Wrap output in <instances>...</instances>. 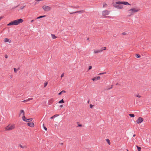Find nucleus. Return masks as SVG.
<instances>
[{"instance_id":"obj_1","label":"nucleus","mask_w":151,"mask_h":151,"mask_svg":"<svg viewBox=\"0 0 151 151\" xmlns=\"http://www.w3.org/2000/svg\"><path fill=\"white\" fill-rule=\"evenodd\" d=\"M123 4L124 5L130 4L127 1H118L116 2V4L114 5V6L118 9H122L123 8V6L121 4Z\"/></svg>"},{"instance_id":"obj_2","label":"nucleus","mask_w":151,"mask_h":151,"mask_svg":"<svg viewBox=\"0 0 151 151\" xmlns=\"http://www.w3.org/2000/svg\"><path fill=\"white\" fill-rule=\"evenodd\" d=\"M139 9L138 8H132L128 10L127 14L128 16H130L136 12H138L140 11Z\"/></svg>"},{"instance_id":"obj_3","label":"nucleus","mask_w":151,"mask_h":151,"mask_svg":"<svg viewBox=\"0 0 151 151\" xmlns=\"http://www.w3.org/2000/svg\"><path fill=\"white\" fill-rule=\"evenodd\" d=\"M23 20L22 19H19L13 21L7 24V26L17 25L22 23Z\"/></svg>"},{"instance_id":"obj_4","label":"nucleus","mask_w":151,"mask_h":151,"mask_svg":"<svg viewBox=\"0 0 151 151\" xmlns=\"http://www.w3.org/2000/svg\"><path fill=\"white\" fill-rule=\"evenodd\" d=\"M15 127V126L14 124H9L5 127V129L6 131H10L14 129Z\"/></svg>"},{"instance_id":"obj_5","label":"nucleus","mask_w":151,"mask_h":151,"mask_svg":"<svg viewBox=\"0 0 151 151\" xmlns=\"http://www.w3.org/2000/svg\"><path fill=\"white\" fill-rule=\"evenodd\" d=\"M42 9L45 12H48L50 11L51 10V7L47 5H43L42 6Z\"/></svg>"},{"instance_id":"obj_6","label":"nucleus","mask_w":151,"mask_h":151,"mask_svg":"<svg viewBox=\"0 0 151 151\" xmlns=\"http://www.w3.org/2000/svg\"><path fill=\"white\" fill-rule=\"evenodd\" d=\"M109 13V12L107 10H105L102 12V15L105 17H107V16L108 15Z\"/></svg>"},{"instance_id":"obj_7","label":"nucleus","mask_w":151,"mask_h":151,"mask_svg":"<svg viewBox=\"0 0 151 151\" xmlns=\"http://www.w3.org/2000/svg\"><path fill=\"white\" fill-rule=\"evenodd\" d=\"M143 121V118L139 117L137 120L136 122L137 123L139 124L142 122Z\"/></svg>"},{"instance_id":"obj_8","label":"nucleus","mask_w":151,"mask_h":151,"mask_svg":"<svg viewBox=\"0 0 151 151\" xmlns=\"http://www.w3.org/2000/svg\"><path fill=\"white\" fill-rule=\"evenodd\" d=\"M102 52V50L100 49H96L95 50L93 51V53L94 54H97Z\"/></svg>"},{"instance_id":"obj_9","label":"nucleus","mask_w":151,"mask_h":151,"mask_svg":"<svg viewBox=\"0 0 151 151\" xmlns=\"http://www.w3.org/2000/svg\"><path fill=\"white\" fill-rule=\"evenodd\" d=\"M27 124L28 126L32 127H34L35 126L34 123L32 122H29Z\"/></svg>"},{"instance_id":"obj_10","label":"nucleus","mask_w":151,"mask_h":151,"mask_svg":"<svg viewBox=\"0 0 151 151\" xmlns=\"http://www.w3.org/2000/svg\"><path fill=\"white\" fill-rule=\"evenodd\" d=\"M4 41L5 42H9V43H10L11 42V40L7 38H4Z\"/></svg>"},{"instance_id":"obj_11","label":"nucleus","mask_w":151,"mask_h":151,"mask_svg":"<svg viewBox=\"0 0 151 151\" xmlns=\"http://www.w3.org/2000/svg\"><path fill=\"white\" fill-rule=\"evenodd\" d=\"M19 147L22 149H26L27 148V146L26 145H22L20 144L19 145Z\"/></svg>"},{"instance_id":"obj_12","label":"nucleus","mask_w":151,"mask_h":151,"mask_svg":"<svg viewBox=\"0 0 151 151\" xmlns=\"http://www.w3.org/2000/svg\"><path fill=\"white\" fill-rule=\"evenodd\" d=\"M54 100L53 99H50L48 101V104L49 105H51L53 102Z\"/></svg>"},{"instance_id":"obj_13","label":"nucleus","mask_w":151,"mask_h":151,"mask_svg":"<svg viewBox=\"0 0 151 151\" xmlns=\"http://www.w3.org/2000/svg\"><path fill=\"white\" fill-rule=\"evenodd\" d=\"M100 76H98L96 77H94L92 79L93 81H95L98 80H100Z\"/></svg>"},{"instance_id":"obj_14","label":"nucleus","mask_w":151,"mask_h":151,"mask_svg":"<svg viewBox=\"0 0 151 151\" xmlns=\"http://www.w3.org/2000/svg\"><path fill=\"white\" fill-rule=\"evenodd\" d=\"M85 12V11L84 10H81V11H77L76 12H75L74 13H70V14H72L73 13H83Z\"/></svg>"},{"instance_id":"obj_15","label":"nucleus","mask_w":151,"mask_h":151,"mask_svg":"<svg viewBox=\"0 0 151 151\" xmlns=\"http://www.w3.org/2000/svg\"><path fill=\"white\" fill-rule=\"evenodd\" d=\"M33 99L32 98H29L28 99L24 100L23 101H22V102H26L30 100H32Z\"/></svg>"},{"instance_id":"obj_16","label":"nucleus","mask_w":151,"mask_h":151,"mask_svg":"<svg viewBox=\"0 0 151 151\" xmlns=\"http://www.w3.org/2000/svg\"><path fill=\"white\" fill-rule=\"evenodd\" d=\"M24 114L25 113L24 111L23 110H22L20 111L19 115H20L22 114L23 116V115H24Z\"/></svg>"},{"instance_id":"obj_17","label":"nucleus","mask_w":151,"mask_h":151,"mask_svg":"<svg viewBox=\"0 0 151 151\" xmlns=\"http://www.w3.org/2000/svg\"><path fill=\"white\" fill-rule=\"evenodd\" d=\"M22 119L23 121H25V122H27V119H26L25 118L24 115H23V116L22 117Z\"/></svg>"},{"instance_id":"obj_18","label":"nucleus","mask_w":151,"mask_h":151,"mask_svg":"<svg viewBox=\"0 0 151 151\" xmlns=\"http://www.w3.org/2000/svg\"><path fill=\"white\" fill-rule=\"evenodd\" d=\"M51 35L53 39H55L57 38V37L54 34H51Z\"/></svg>"},{"instance_id":"obj_19","label":"nucleus","mask_w":151,"mask_h":151,"mask_svg":"<svg viewBox=\"0 0 151 151\" xmlns=\"http://www.w3.org/2000/svg\"><path fill=\"white\" fill-rule=\"evenodd\" d=\"M46 17V15H43L40 16V17H38L36 19H39L41 18H43Z\"/></svg>"},{"instance_id":"obj_20","label":"nucleus","mask_w":151,"mask_h":151,"mask_svg":"<svg viewBox=\"0 0 151 151\" xmlns=\"http://www.w3.org/2000/svg\"><path fill=\"white\" fill-rule=\"evenodd\" d=\"M107 4L106 3H104L103 4V8L106 7L107 6Z\"/></svg>"},{"instance_id":"obj_21","label":"nucleus","mask_w":151,"mask_h":151,"mask_svg":"<svg viewBox=\"0 0 151 151\" xmlns=\"http://www.w3.org/2000/svg\"><path fill=\"white\" fill-rule=\"evenodd\" d=\"M106 141L108 143V144L109 145H110V142L109 140L108 139H106Z\"/></svg>"},{"instance_id":"obj_22","label":"nucleus","mask_w":151,"mask_h":151,"mask_svg":"<svg viewBox=\"0 0 151 151\" xmlns=\"http://www.w3.org/2000/svg\"><path fill=\"white\" fill-rule=\"evenodd\" d=\"M136 146L137 147V150L138 151H141V148L140 147H139L137 146Z\"/></svg>"},{"instance_id":"obj_23","label":"nucleus","mask_w":151,"mask_h":151,"mask_svg":"<svg viewBox=\"0 0 151 151\" xmlns=\"http://www.w3.org/2000/svg\"><path fill=\"white\" fill-rule=\"evenodd\" d=\"M64 103V101L63 99H62V100H61L59 102V104L62 103Z\"/></svg>"},{"instance_id":"obj_24","label":"nucleus","mask_w":151,"mask_h":151,"mask_svg":"<svg viewBox=\"0 0 151 151\" xmlns=\"http://www.w3.org/2000/svg\"><path fill=\"white\" fill-rule=\"evenodd\" d=\"M101 50H102V52L103 50H106V47H102V48H101Z\"/></svg>"},{"instance_id":"obj_25","label":"nucleus","mask_w":151,"mask_h":151,"mask_svg":"<svg viewBox=\"0 0 151 151\" xmlns=\"http://www.w3.org/2000/svg\"><path fill=\"white\" fill-rule=\"evenodd\" d=\"M25 6H22L20 7V9L21 10H22L23 9Z\"/></svg>"},{"instance_id":"obj_26","label":"nucleus","mask_w":151,"mask_h":151,"mask_svg":"<svg viewBox=\"0 0 151 151\" xmlns=\"http://www.w3.org/2000/svg\"><path fill=\"white\" fill-rule=\"evenodd\" d=\"M77 123L78 125V127H82V125L81 124H79V122H77Z\"/></svg>"},{"instance_id":"obj_27","label":"nucleus","mask_w":151,"mask_h":151,"mask_svg":"<svg viewBox=\"0 0 151 151\" xmlns=\"http://www.w3.org/2000/svg\"><path fill=\"white\" fill-rule=\"evenodd\" d=\"M135 96L137 97H138V98H140L141 97V96L140 95H139V94H136V95H135Z\"/></svg>"},{"instance_id":"obj_28","label":"nucleus","mask_w":151,"mask_h":151,"mask_svg":"<svg viewBox=\"0 0 151 151\" xmlns=\"http://www.w3.org/2000/svg\"><path fill=\"white\" fill-rule=\"evenodd\" d=\"M129 116L131 117H134V115L133 114H129Z\"/></svg>"},{"instance_id":"obj_29","label":"nucleus","mask_w":151,"mask_h":151,"mask_svg":"<svg viewBox=\"0 0 151 151\" xmlns=\"http://www.w3.org/2000/svg\"><path fill=\"white\" fill-rule=\"evenodd\" d=\"M136 57L137 58H139L140 57V56L139 54H136Z\"/></svg>"},{"instance_id":"obj_30","label":"nucleus","mask_w":151,"mask_h":151,"mask_svg":"<svg viewBox=\"0 0 151 151\" xmlns=\"http://www.w3.org/2000/svg\"><path fill=\"white\" fill-rule=\"evenodd\" d=\"M32 119H33L32 118L27 119V122L28 121H31L32 120Z\"/></svg>"},{"instance_id":"obj_31","label":"nucleus","mask_w":151,"mask_h":151,"mask_svg":"<svg viewBox=\"0 0 151 151\" xmlns=\"http://www.w3.org/2000/svg\"><path fill=\"white\" fill-rule=\"evenodd\" d=\"M47 82H45L44 83V87H45L47 85Z\"/></svg>"},{"instance_id":"obj_32","label":"nucleus","mask_w":151,"mask_h":151,"mask_svg":"<svg viewBox=\"0 0 151 151\" xmlns=\"http://www.w3.org/2000/svg\"><path fill=\"white\" fill-rule=\"evenodd\" d=\"M92 67L91 66H89L88 67V70H90L92 69Z\"/></svg>"},{"instance_id":"obj_33","label":"nucleus","mask_w":151,"mask_h":151,"mask_svg":"<svg viewBox=\"0 0 151 151\" xmlns=\"http://www.w3.org/2000/svg\"><path fill=\"white\" fill-rule=\"evenodd\" d=\"M93 106H94V105H93L91 104H90V107L91 108V109L93 107Z\"/></svg>"},{"instance_id":"obj_34","label":"nucleus","mask_w":151,"mask_h":151,"mask_svg":"<svg viewBox=\"0 0 151 151\" xmlns=\"http://www.w3.org/2000/svg\"><path fill=\"white\" fill-rule=\"evenodd\" d=\"M17 70L16 68H14V71L15 73H16L17 72Z\"/></svg>"},{"instance_id":"obj_35","label":"nucleus","mask_w":151,"mask_h":151,"mask_svg":"<svg viewBox=\"0 0 151 151\" xmlns=\"http://www.w3.org/2000/svg\"><path fill=\"white\" fill-rule=\"evenodd\" d=\"M122 34L123 35H126L127 33L125 32H123L122 33Z\"/></svg>"},{"instance_id":"obj_36","label":"nucleus","mask_w":151,"mask_h":151,"mask_svg":"<svg viewBox=\"0 0 151 151\" xmlns=\"http://www.w3.org/2000/svg\"><path fill=\"white\" fill-rule=\"evenodd\" d=\"M106 73H100L99 75H102V74H105Z\"/></svg>"},{"instance_id":"obj_37","label":"nucleus","mask_w":151,"mask_h":151,"mask_svg":"<svg viewBox=\"0 0 151 151\" xmlns=\"http://www.w3.org/2000/svg\"><path fill=\"white\" fill-rule=\"evenodd\" d=\"M112 87H113V85H112L111 86V87L110 88H107V90H109V89H111V88H112Z\"/></svg>"},{"instance_id":"obj_38","label":"nucleus","mask_w":151,"mask_h":151,"mask_svg":"<svg viewBox=\"0 0 151 151\" xmlns=\"http://www.w3.org/2000/svg\"><path fill=\"white\" fill-rule=\"evenodd\" d=\"M64 76V73H63L62 74L61 76V78H62Z\"/></svg>"},{"instance_id":"obj_39","label":"nucleus","mask_w":151,"mask_h":151,"mask_svg":"<svg viewBox=\"0 0 151 151\" xmlns=\"http://www.w3.org/2000/svg\"><path fill=\"white\" fill-rule=\"evenodd\" d=\"M61 93H66V91L64 90H63L61 91Z\"/></svg>"},{"instance_id":"obj_40","label":"nucleus","mask_w":151,"mask_h":151,"mask_svg":"<svg viewBox=\"0 0 151 151\" xmlns=\"http://www.w3.org/2000/svg\"><path fill=\"white\" fill-rule=\"evenodd\" d=\"M44 129H45L46 131H47V128L46 127H44Z\"/></svg>"},{"instance_id":"obj_41","label":"nucleus","mask_w":151,"mask_h":151,"mask_svg":"<svg viewBox=\"0 0 151 151\" xmlns=\"http://www.w3.org/2000/svg\"><path fill=\"white\" fill-rule=\"evenodd\" d=\"M59 145H63V143H59Z\"/></svg>"},{"instance_id":"obj_42","label":"nucleus","mask_w":151,"mask_h":151,"mask_svg":"<svg viewBox=\"0 0 151 151\" xmlns=\"http://www.w3.org/2000/svg\"><path fill=\"white\" fill-rule=\"evenodd\" d=\"M54 118H55V116H52L51 117L50 119H52Z\"/></svg>"},{"instance_id":"obj_43","label":"nucleus","mask_w":151,"mask_h":151,"mask_svg":"<svg viewBox=\"0 0 151 151\" xmlns=\"http://www.w3.org/2000/svg\"><path fill=\"white\" fill-rule=\"evenodd\" d=\"M62 93H61V92H60V93H58V95H60Z\"/></svg>"},{"instance_id":"obj_44","label":"nucleus","mask_w":151,"mask_h":151,"mask_svg":"<svg viewBox=\"0 0 151 151\" xmlns=\"http://www.w3.org/2000/svg\"><path fill=\"white\" fill-rule=\"evenodd\" d=\"M58 116V115H57V114L53 116H55V117L56 116Z\"/></svg>"},{"instance_id":"obj_45","label":"nucleus","mask_w":151,"mask_h":151,"mask_svg":"<svg viewBox=\"0 0 151 151\" xmlns=\"http://www.w3.org/2000/svg\"><path fill=\"white\" fill-rule=\"evenodd\" d=\"M5 57L6 58H8V56L6 55H5Z\"/></svg>"},{"instance_id":"obj_46","label":"nucleus","mask_w":151,"mask_h":151,"mask_svg":"<svg viewBox=\"0 0 151 151\" xmlns=\"http://www.w3.org/2000/svg\"><path fill=\"white\" fill-rule=\"evenodd\" d=\"M60 107H61V108H62L63 107V105H60Z\"/></svg>"},{"instance_id":"obj_47","label":"nucleus","mask_w":151,"mask_h":151,"mask_svg":"<svg viewBox=\"0 0 151 151\" xmlns=\"http://www.w3.org/2000/svg\"><path fill=\"white\" fill-rule=\"evenodd\" d=\"M34 21V20H32L31 21V22H33V21Z\"/></svg>"},{"instance_id":"obj_48","label":"nucleus","mask_w":151,"mask_h":151,"mask_svg":"<svg viewBox=\"0 0 151 151\" xmlns=\"http://www.w3.org/2000/svg\"><path fill=\"white\" fill-rule=\"evenodd\" d=\"M10 77L11 78H12L13 77V76L12 75H11Z\"/></svg>"},{"instance_id":"obj_49","label":"nucleus","mask_w":151,"mask_h":151,"mask_svg":"<svg viewBox=\"0 0 151 151\" xmlns=\"http://www.w3.org/2000/svg\"><path fill=\"white\" fill-rule=\"evenodd\" d=\"M87 40H89V38L88 37L87 38Z\"/></svg>"},{"instance_id":"obj_50","label":"nucleus","mask_w":151,"mask_h":151,"mask_svg":"<svg viewBox=\"0 0 151 151\" xmlns=\"http://www.w3.org/2000/svg\"><path fill=\"white\" fill-rule=\"evenodd\" d=\"M135 136V135L134 134L133 135V137H134Z\"/></svg>"},{"instance_id":"obj_51","label":"nucleus","mask_w":151,"mask_h":151,"mask_svg":"<svg viewBox=\"0 0 151 151\" xmlns=\"http://www.w3.org/2000/svg\"><path fill=\"white\" fill-rule=\"evenodd\" d=\"M2 19V17H0V20Z\"/></svg>"},{"instance_id":"obj_52","label":"nucleus","mask_w":151,"mask_h":151,"mask_svg":"<svg viewBox=\"0 0 151 151\" xmlns=\"http://www.w3.org/2000/svg\"><path fill=\"white\" fill-rule=\"evenodd\" d=\"M89 103V101H88V103Z\"/></svg>"},{"instance_id":"obj_53","label":"nucleus","mask_w":151,"mask_h":151,"mask_svg":"<svg viewBox=\"0 0 151 151\" xmlns=\"http://www.w3.org/2000/svg\"><path fill=\"white\" fill-rule=\"evenodd\" d=\"M37 4V2H35V5L36 4Z\"/></svg>"},{"instance_id":"obj_54","label":"nucleus","mask_w":151,"mask_h":151,"mask_svg":"<svg viewBox=\"0 0 151 151\" xmlns=\"http://www.w3.org/2000/svg\"><path fill=\"white\" fill-rule=\"evenodd\" d=\"M127 151H129L127 150Z\"/></svg>"}]
</instances>
